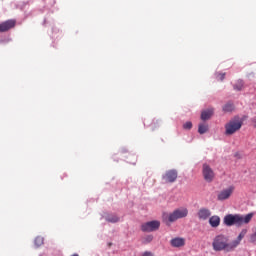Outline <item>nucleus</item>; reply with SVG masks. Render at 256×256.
Returning <instances> with one entry per match:
<instances>
[{
    "label": "nucleus",
    "instance_id": "1",
    "mask_svg": "<svg viewBox=\"0 0 256 256\" xmlns=\"http://www.w3.org/2000/svg\"><path fill=\"white\" fill-rule=\"evenodd\" d=\"M251 219H253V213H249L246 215L241 214H227L224 219L223 223L227 227H243V225H249L251 223Z\"/></svg>",
    "mask_w": 256,
    "mask_h": 256
},
{
    "label": "nucleus",
    "instance_id": "2",
    "mask_svg": "<svg viewBox=\"0 0 256 256\" xmlns=\"http://www.w3.org/2000/svg\"><path fill=\"white\" fill-rule=\"evenodd\" d=\"M212 249L216 252L225 251V253H231L235 251L233 242H229V237L223 234L216 235L212 240Z\"/></svg>",
    "mask_w": 256,
    "mask_h": 256
},
{
    "label": "nucleus",
    "instance_id": "3",
    "mask_svg": "<svg viewBox=\"0 0 256 256\" xmlns=\"http://www.w3.org/2000/svg\"><path fill=\"white\" fill-rule=\"evenodd\" d=\"M189 215V210L187 208H178L170 213L167 217L164 218V221L168 223H175L179 219H184Z\"/></svg>",
    "mask_w": 256,
    "mask_h": 256
},
{
    "label": "nucleus",
    "instance_id": "4",
    "mask_svg": "<svg viewBox=\"0 0 256 256\" xmlns=\"http://www.w3.org/2000/svg\"><path fill=\"white\" fill-rule=\"evenodd\" d=\"M243 127V122L240 120H231L225 125V135H233Z\"/></svg>",
    "mask_w": 256,
    "mask_h": 256
},
{
    "label": "nucleus",
    "instance_id": "5",
    "mask_svg": "<svg viewBox=\"0 0 256 256\" xmlns=\"http://www.w3.org/2000/svg\"><path fill=\"white\" fill-rule=\"evenodd\" d=\"M161 227V222L157 220L149 221L141 225V231L144 233H151L157 231Z\"/></svg>",
    "mask_w": 256,
    "mask_h": 256
},
{
    "label": "nucleus",
    "instance_id": "6",
    "mask_svg": "<svg viewBox=\"0 0 256 256\" xmlns=\"http://www.w3.org/2000/svg\"><path fill=\"white\" fill-rule=\"evenodd\" d=\"M202 175L206 183H213V179H215V172L208 164H203L202 166Z\"/></svg>",
    "mask_w": 256,
    "mask_h": 256
},
{
    "label": "nucleus",
    "instance_id": "7",
    "mask_svg": "<svg viewBox=\"0 0 256 256\" xmlns=\"http://www.w3.org/2000/svg\"><path fill=\"white\" fill-rule=\"evenodd\" d=\"M178 172L175 169L168 170L162 176L164 183H175L177 181Z\"/></svg>",
    "mask_w": 256,
    "mask_h": 256
},
{
    "label": "nucleus",
    "instance_id": "8",
    "mask_svg": "<svg viewBox=\"0 0 256 256\" xmlns=\"http://www.w3.org/2000/svg\"><path fill=\"white\" fill-rule=\"evenodd\" d=\"M17 25V21L14 19L6 20L0 23V33H6V31H11Z\"/></svg>",
    "mask_w": 256,
    "mask_h": 256
},
{
    "label": "nucleus",
    "instance_id": "9",
    "mask_svg": "<svg viewBox=\"0 0 256 256\" xmlns=\"http://www.w3.org/2000/svg\"><path fill=\"white\" fill-rule=\"evenodd\" d=\"M233 191H235V186H229L222 190L217 196L218 201H226V199H229L233 195Z\"/></svg>",
    "mask_w": 256,
    "mask_h": 256
},
{
    "label": "nucleus",
    "instance_id": "10",
    "mask_svg": "<svg viewBox=\"0 0 256 256\" xmlns=\"http://www.w3.org/2000/svg\"><path fill=\"white\" fill-rule=\"evenodd\" d=\"M197 217L200 221H207L211 217V210L208 208H200L197 212Z\"/></svg>",
    "mask_w": 256,
    "mask_h": 256
},
{
    "label": "nucleus",
    "instance_id": "11",
    "mask_svg": "<svg viewBox=\"0 0 256 256\" xmlns=\"http://www.w3.org/2000/svg\"><path fill=\"white\" fill-rule=\"evenodd\" d=\"M247 231L248 230L246 228L242 229L237 239L232 241V244L234 245V249L238 248L239 245H241V241H243V239L245 238V235H247Z\"/></svg>",
    "mask_w": 256,
    "mask_h": 256
},
{
    "label": "nucleus",
    "instance_id": "12",
    "mask_svg": "<svg viewBox=\"0 0 256 256\" xmlns=\"http://www.w3.org/2000/svg\"><path fill=\"white\" fill-rule=\"evenodd\" d=\"M171 247L179 248L185 247V238L176 237L170 240Z\"/></svg>",
    "mask_w": 256,
    "mask_h": 256
},
{
    "label": "nucleus",
    "instance_id": "13",
    "mask_svg": "<svg viewBox=\"0 0 256 256\" xmlns=\"http://www.w3.org/2000/svg\"><path fill=\"white\" fill-rule=\"evenodd\" d=\"M210 227L217 228L221 225V218L218 215L211 216L209 218Z\"/></svg>",
    "mask_w": 256,
    "mask_h": 256
},
{
    "label": "nucleus",
    "instance_id": "14",
    "mask_svg": "<svg viewBox=\"0 0 256 256\" xmlns=\"http://www.w3.org/2000/svg\"><path fill=\"white\" fill-rule=\"evenodd\" d=\"M214 110L213 108L202 111L201 119L202 121H209L211 117H213Z\"/></svg>",
    "mask_w": 256,
    "mask_h": 256
},
{
    "label": "nucleus",
    "instance_id": "15",
    "mask_svg": "<svg viewBox=\"0 0 256 256\" xmlns=\"http://www.w3.org/2000/svg\"><path fill=\"white\" fill-rule=\"evenodd\" d=\"M222 110L224 113H231L235 110V105L232 102H228L223 106Z\"/></svg>",
    "mask_w": 256,
    "mask_h": 256
},
{
    "label": "nucleus",
    "instance_id": "16",
    "mask_svg": "<svg viewBox=\"0 0 256 256\" xmlns=\"http://www.w3.org/2000/svg\"><path fill=\"white\" fill-rule=\"evenodd\" d=\"M208 131H209V125L199 124L198 133H200V135H204V133H207Z\"/></svg>",
    "mask_w": 256,
    "mask_h": 256
},
{
    "label": "nucleus",
    "instance_id": "17",
    "mask_svg": "<svg viewBox=\"0 0 256 256\" xmlns=\"http://www.w3.org/2000/svg\"><path fill=\"white\" fill-rule=\"evenodd\" d=\"M106 221H108V223H118L119 217L117 215H108Z\"/></svg>",
    "mask_w": 256,
    "mask_h": 256
},
{
    "label": "nucleus",
    "instance_id": "18",
    "mask_svg": "<svg viewBox=\"0 0 256 256\" xmlns=\"http://www.w3.org/2000/svg\"><path fill=\"white\" fill-rule=\"evenodd\" d=\"M151 241H153V235H147L142 239V243H144V245L151 243Z\"/></svg>",
    "mask_w": 256,
    "mask_h": 256
},
{
    "label": "nucleus",
    "instance_id": "19",
    "mask_svg": "<svg viewBox=\"0 0 256 256\" xmlns=\"http://www.w3.org/2000/svg\"><path fill=\"white\" fill-rule=\"evenodd\" d=\"M43 237H36L35 240H34V243L36 245V247H41V245H43Z\"/></svg>",
    "mask_w": 256,
    "mask_h": 256
},
{
    "label": "nucleus",
    "instance_id": "20",
    "mask_svg": "<svg viewBox=\"0 0 256 256\" xmlns=\"http://www.w3.org/2000/svg\"><path fill=\"white\" fill-rule=\"evenodd\" d=\"M235 91H241L243 89V81L239 80L235 85H234Z\"/></svg>",
    "mask_w": 256,
    "mask_h": 256
},
{
    "label": "nucleus",
    "instance_id": "21",
    "mask_svg": "<svg viewBox=\"0 0 256 256\" xmlns=\"http://www.w3.org/2000/svg\"><path fill=\"white\" fill-rule=\"evenodd\" d=\"M193 128V123H191V121H188L186 123L183 124V129H192Z\"/></svg>",
    "mask_w": 256,
    "mask_h": 256
},
{
    "label": "nucleus",
    "instance_id": "22",
    "mask_svg": "<svg viewBox=\"0 0 256 256\" xmlns=\"http://www.w3.org/2000/svg\"><path fill=\"white\" fill-rule=\"evenodd\" d=\"M218 81H224L225 79V73H218L217 74Z\"/></svg>",
    "mask_w": 256,
    "mask_h": 256
},
{
    "label": "nucleus",
    "instance_id": "23",
    "mask_svg": "<svg viewBox=\"0 0 256 256\" xmlns=\"http://www.w3.org/2000/svg\"><path fill=\"white\" fill-rule=\"evenodd\" d=\"M141 256H154V255L150 251H145L144 253H142Z\"/></svg>",
    "mask_w": 256,
    "mask_h": 256
},
{
    "label": "nucleus",
    "instance_id": "24",
    "mask_svg": "<svg viewBox=\"0 0 256 256\" xmlns=\"http://www.w3.org/2000/svg\"><path fill=\"white\" fill-rule=\"evenodd\" d=\"M253 126L256 128V117L252 118Z\"/></svg>",
    "mask_w": 256,
    "mask_h": 256
}]
</instances>
